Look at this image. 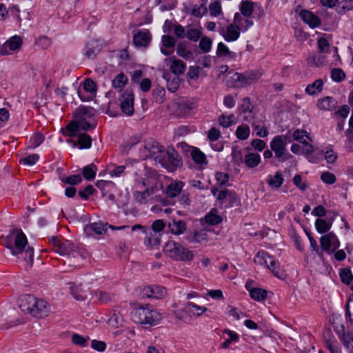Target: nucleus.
<instances>
[{"label":"nucleus","mask_w":353,"mask_h":353,"mask_svg":"<svg viewBox=\"0 0 353 353\" xmlns=\"http://www.w3.org/2000/svg\"><path fill=\"white\" fill-rule=\"evenodd\" d=\"M150 150L155 160L170 171H173L182 165L180 155L173 148H168L165 151L163 146L158 142H154Z\"/></svg>","instance_id":"obj_1"},{"label":"nucleus","mask_w":353,"mask_h":353,"mask_svg":"<svg viewBox=\"0 0 353 353\" xmlns=\"http://www.w3.org/2000/svg\"><path fill=\"white\" fill-rule=\"evenodd\" d=\"M134 322L148 326H154L161 320V314L150 305H135L131 312Z\"/></svg>","instance_id":"obj_2"},{"label":"nucleus","mask_w":353,"mask_h":353,"mask_svg":"<svg viewBox=\"0 0 353 353\" xmlns=\"http://www.w3.org/2000/svg\"><path fill=\"white\" fill-rule=\"evenodd\" d=\"M28 240L26 235L19 232L17 234L14 244L8 243L6 247L12 254L17 256L26 261L30 266H32L34 259V250L30 246H27Z\"/></svg>","instance_id":"obj_3"},{"label":"nucleus","mask_w":353,"mask_h":353,"mask_svg":"<svg viewBox=\"0 0 353 353\" xmlns=\"http://www.w3.org/2000/svg\"><path fill=\"white\" fill-rule=\"evenodd\" d=\"M163 252L176 261L184 262L192 261L194 256L192 251L174 241H168L163 248Z\"/></svg>","instance_id":"obj_4"},{"label":"nucleus","mask_w":353,"mask_h":353,"mask_svg":"<svg viewBox=\"0 0 353 353\" xmlns=\"http://www.w3.org/2000/svg\"><path fill=\"white\" fill-rule=\"evenodd\" d=\"M49 242L54 251L62 256L68 257H81L83 256L77 247L74 243L68 240H61L56 236L49 238Z\"/></svg>","instance_id":"obj_5"},{"label":"nucleus","mask_w":353,"mask_h":353,"mask_svg":"<svg viewBox=\"0 0 353 353\" xmlns=\"http://www.w3.org/2000/svg\"><path fill=\"white\" fill-rule=\"evenodd\" d=\"M290 141L291 138L288 135H276L270 143V147L279 161L283 162L292 157L286 150V145Z\"/></svg>","instance_id":"obj_6"},{"label":"nucleus","mask_w":353,"mask_h":353,"mask_svg":"<svg viewBox=\"0 0 353 353\" xmlns=\"http://www.w3.org/2000/svg\"><path fill=\"white\" fill-rule=\"evenodd\" d=\"M261 76V73L254 71L245 73L234 72L231 77V79L233 81L234 87L243 88L257 81Z\"/></svg>","instance_id":"obj_7"},{"label":"nucleus","mask_w":353,"mask_h":353,"mask_svg":"<svg viewBox=\"0 0 353 353\" xmlns=\"http://www.w3.org/2000/svg\"><path fill=\"white\" fill-rule=\"evenodd\" d=\"M80 130L89 131L96 128L97 123L91 116H88V109L81 108L75 114Z\"/></svg>","instance_id":"obj_8"},{"label":"nucleus","mask_w":353,"mask_h":353,"mask_svg":"<svg viewBox=\"0 0 353 353\" xmlns=\"http://www.w3.org/2000/svg\"><path fill=\"white\" fill-rule=\"evenodd\" d=\"M120 108L123 113L127 116H131L134 113V97L132 92L129 90H125L120 96Z\"/></svg>","instance_id":"obj_9"},{"label":"nucleus","mask_w":353,"mask_h":353,"mask_svg":"<svg viewBox=\"0 0 353 353\" xmlns=\"http://www.w3.org/2000/svg\"><path fill=\"white\" fill-rule=\"evenodd\" d=\"M321 249L327 253L334 252L339 248V241L333 233L322 236L320 239Z\"/></svg>","instance_id":"obj_10"},{"label":"nucleus","mask_w":353,"mask_h":353,"mask_svg":"<svg viewBox=\"0 0 353 353\" xmlns=\"http://www.w3.org/2000/svg\"><path fill=\"white\" fill-rule=\"evenodd\" d=\"M167 290L163 286L148 285L143 288V297L163 299L167 296Z\"/></svg>","instance_id":"obj_11"},{"label":"nucleus","mask_w":353,"mask_h":353,"mask_svg":"<svg viewBox=\"0 0 353 353\" xmlns=\"http://www.w3.org/2000/svg\"><path fill=\"white\" fill-rule=\"evenodd\" d=\"M241 31V30L234 22L228 25L225 30L224 28H221L219 30L220 34L228 42L236 41L240 37Z\"/></svg>","instance_id":"obj_12"},{"label":"nucleus","mask_w":353,"mask_h":353,"mask_svg":"<svg viewBox=\"0 0 353 353\" xmlns=\"http://www.w3.org/2000/svg\"><path fill=\"white\" fill-rule=\"evenodd\" d=\"M168 64L170 65V71L175 75L179 76L183 74L187 68V65L181 59L172 57L165 59Z\"/></svg>","instance_id":"obj_13"},{"label":"nucleus","mask_w":353,"mask_h":353,"mask_svg":"<svg viewBox=\"0 0 353 353\" xmlns=\"http://www.w3.org/2000/svg\"><path fill=\"white\" fill-rule=\"evenodd\" d=\"M299 16L302 21L311 28H317L321 25V21L320 18L310 10H302L299 12Z\"/></svg>","instance_id":"obj_14"},{"label":"nucleus","mask_w":353,"mask_h":353,"mask_svg":"<svg viewBox=\"0 0 353 353\" xmlns=\"http://www.w3.org/2000/svg\"><path fill=\"white\" fill-rule=\"evenodd\" d=\"M175 39L170 35L164 34L161 37V52L165 56H170L174 52Z\"/></svg>","instance_id":"obj_15"},{"label":"nucleus","mask_w":353,"mask_h":353,"mask_svg":"<svg viewBox=\"0 0 353 353\" xmlns=\"http://www.w3.org/2000/svg\"><path fill=\"white\" fill-rule=\"evenodd\" d=\"M22 44V40L20 37L14 36L11 37L3 45L0 54L1 55H7L10 54V51H14L19 49Z\"/></svg>","instance_id":"obj_16"},{"label":"nucleus","mask_w":353,"mask_h":353,"mask_svg":"<svg viewBox=\"0 0 353 353\" xmlns=\"http://www.w3.org/2000/svg\"><path fill=\"white\" fill-rule=\"evenodd\" d=\"M169 231L174 235H181L184 233L187 229V225L185 221L172 218L167 223Z\"/></svg>","instance_id":"obj_17"},{"label":"nucleus","mask_w":353,"mask_h":353,"mask_svg":"<svg viewBox=\"0 0 353 353\" xmlns=\"http://www.w3.org/2000/svg\"><path fill=\"white\" fill-rule=\"evenodd\" d=\"M233 22L242 32H246L254 25L252 17H245L239 12L234 14Z\"/></svg>","instance_id":"obj_18"},{"label":"nucleus","mask_w":353,"mask_h":353,"mask_svg":"<svg viewBox=\"0 0 353 353\" xmlns=\"http://www.w3.org/2000/svg\"><path fill=\"white\" fill-rule=\"evenodd\" d=\"M345 330V325H341L340 329H336V331L338 332L342 343L352 353L353 350V335L351 332H346Z\"/></svg>","instance_id":"obj_19"},{"label":"nucleus","mask_w":353,"mask_h":353,"mask_svg":"<svg viewBox=\"0 0 353 353\" xmlns=\"http://www.w3.org/2000/svg\"><path fill=\"white\" fill-rule=\"evenodd\" d=\"M37 303V298L32 295L26 294L21 299L19 307L22 312L32 315V306Z\"/></svg>","instance_id":"obj_20"},{"label":"nucleus","mask_w":353,"mask_h":353,"mask_svg":"<svg viewBox=\"0 0 353 353\" xmlns=\"http://www.w3.org/2000/svg\"><path fill=\"white\" fill-rule=\"evenodd\" d=\"M101 50V46L97 40L88 42L83 50L84 54L88 59H94Z\"/></svg>","instance_id":"obj_21"},{"label":"nucleus","mask_w":353,"mask_h":353,"mask_svg":"<svg viewBox=\"0 0 353 353\" xmlns=\"http://www.w3.org/2000/svg\"><path fill=\"white\" fill-rule=\"evenodd\" d=\"M211 192L221 204L225 203L227 198H230V199L235 198V193L233 191L226 189H221L220 187L212 188Z\"/></svg>","instance_id":"obj_22"},{"label":"nucleus","mask_w":353,"mask_h":353,"mask_svg":"<svg viewBox=\"0 0 353 353\" xmlns=\"http://www.w3.org/2000/svg\"><path fill=\"white\" fill-rule=\"evenodd\" d=\"M151 41V34L148 30L139 31L133 37V42L137 46L146 47Z\"/></svg>","instance_id":"obj_23"},{"label":"nucleus","mask_w":353,"mask_h":353,"mask_svg":"<svg viewBox=\"0 0 353 353\" xmlns=\"http://www.w3.org/2000/svg\"><path fill=\"white\" fill-rule=\"evenodd\" d=\"M47 303L42 299H37V303L32 306V316L36 318H43L48 316Z\"/></svg>","instance_id":"obj_24"},{"label":"nucleus","mask_w":353,"mask_h":353,"mask_svg":"<svg viewBox=\"0 0 353 353\" xmlns=\"http://www.w3.org/2000/svg\"><path fill=\"white\" fill-rule=\"evenodd\" d=\"M184 183L181 181H172L165 190L166 196L168 198H175L183 191Z\"/></svg>","instance_id":"obj_25"},{"label":"nucleus","mask_w":353,"mask_h":353,"mask_svg":"<svg viewBox=\"0 0 353 353\" xmlns=\"http://www.w3.org/2000/svg\"><path fill=\"white\" fill-rule=\"evenodd\" d=\"M254 261L256 264H258V265H260L261 266H264L266 268H268L270 264H272V265H273L274 264L273 257L272 256H270L265 250L259 251L254 258Z\"/></svg>","instance_id":"obj_26"},{"label":"nucleus","mask_w":353,"mask_h":353,"mask_svg":"<svg viewBox=\"0 0 353 353\" xmlns=\"http://www.w3.org/2000/svg\"><path fill=\"white\" fill-rule=\"evenodd\" d=\"M317 106L321 110L332 111L336 109L337 101L333 97H325L318 100Z\"/></svg>","instance_id":"obj_27"},{"label":"nucleus","mask_w":353,"mask_h":353,"mask_svg":"<svg viewBox=\"0 0 353 353\" xmlns=\"http://www.w3.org/2000/svg\"><path fill=\"white\" fill-rule=\"evenodd\" d=\"M246 289L249 291L252 299L257 301H261L266 299L267 291L259 288H250V282L247 281L245 284Z\"/></svg>","instance_id":"obj_28"},{"label":"nucleus","mask_w":353,"mask_h":353,"mask_svg":"<svg viewBox=\"0 0 353 353\" xmlns=\"http://www.w3.org/2000/svg\"><path fill=\"white\" fill-rule=\"evenodd\" d=\"M255 6H256L258 4L251 1H242L239 6V10L241 12L239 14L245 17H252Z\"/></svg>","instance_id":"obj_29"},{"label":"nucleus","mask_w":353,"mask_h":353,"mask_svg":"<svg viewBox=\"0 0 353 353\" xmlns=\"http://www.w3.org/2000/svg\"><path fill=\"white\" fill-rule=\"evenodd\" d=\"M176 54L186 60L192 59L193 56L192 52L190 50L189 43L185 41L177 44Z\"/></svg>","instance_id":"obj_30"},{"label":"nucleus","mask_w":353,"mask_h":353,"mask_svg":"<svg viewBox=\"0 0 353 353\" xmlns=\"http://www.w3.org/2000/svg\"><path fill=\"white\" fill-rule=\"evenodd\" d=\"M163 78L167 82V88L171 92H175L179 86L180 79L179 76L172 77L170 74L165 73L163 74Z\"/></svg>","instance_id":"obj_31"},{"label":"nucleus","mask_w":353,"mask_h":353,"mask_svg":"<svg viewBox=\"0 0 353 353\" xmlns=\"http://www.w3.org/2000/svg\"><path fill=\"white\" fill-rule=\"evenodd\" d=\"M92 138L89 134L85 132L79 133L78 134L77 142L74 143L73 147H75L77 145H78L79 149H88L92 145Z\"/></svg>","instance_id":"obj_32"},{"label":"nucleus","mask_w":353,"mask_h":353,"mask_svg":"<svg viewBox=\"0 0 353 353\" xmlns=\"http://www.w3.org/2000/svg\"><path fill=\"white\" fill-rule=\"evenodd\" d=\"M128 77L123 72H121L118 74L117 76H115L114 78L112 79V86L114 89H117L119 92H121L123 90V88L128 84Z\"/></svg>","instance_id":"obj_33"},{"label":"nucleus","mask_w":353,"mask_h":353,"mask_svg":"<svg viewBox=\"0 0 353 353\" xmlns=\"http://www.w3.org/2000/svg\"><path fill=\"white\" fill-rule=\"evenodd\" d=\"M71 294L73 297L77 301L85 300L89 294L88 290H85L82 288L81 285H73L70 287Z\"/></svg>","instance_id":"obj_34"},{"label":"nucleus","mask_w":353,"mask_h":353,"mask_svg":"<svg viewBox=\"0 0 353 353\" xmlns=\"http://www.w3.org/2000/svg\"><path fill=\"white\" fill-rule=\"evenodd\" d=\"M283 178L281 172H276L274 175H268L266 179V182L272 188H279L283 183Z\"/></svg>","instance_id":"obj_35"},{"label":"nucleus","mask_w":353,"mask_h":353,"mask_svg":"<svg viewBox=\"0 0 353 353\" xmlns=\"http://www.w3.org/2000/svg\"><path fill=\"white\" fill-rule=\"evenodd\" d=\"M80 130L79 123H77V120L76 116L74 115V119L72 120L64 128L63 131V134L64 136H68L70 137H73L77 134L79 131Z\"/></svg>","instance_id":"obj_36"},{"label":"nucleus","mask_w":353,"mask_h":353,"mask_svg":"<svg viewBox=\"0 0 353 353\" xmlns=\"http://www.w3.org/2000/svg\"><path fill=\"white\" fill-rule=\"evenodd\" d=\"M261 162V156L258 153L251 152L245 156L244 163L249 168H256Z\"/></svg>","instance_id":"obj_37"},{"label":"nucleus","mask_w":353,"mask_h":353,"mask_svg":"<svg viewBox=\"0 0 353 353\" xmlns=\"http://www.w3.org/2000/svg\"><path fill=\"white\" fill-rule=\"evenodd\" d=\"M144 234H145L144 244L146 246L153 247L160 244L159 238L151 230H144Z\"/></svg>","instance_id":"obj_38"},{"label":"nucleus","mask_w":353,"mask_h":353,"mask_svg":"<svg viewBox=\"0 0 353 353\" xmlns=\"http://www.w3.org/2000/svg\"><path fill=\"white\" fill-rule=\"evenodd\" d=\"M216 55L219 57H224L228 59H233L236 57V54L230 51L228 47L223 42L218 43Z\"/></svg>","instance_id":"obj_39"},{"label":"nucleus","mask_w":353,"mask_h":353,"mask_svg":"<svg viewBox=\"0 0 353 353\" xmlns=\"http://www.w3.org/2000/svg\"><path fill=\"white\" fill-rule=\"evenodd\" d=\"M323 81L322 79H316L313 83L309 84L305 88V92L309 95H314L321 92L323 90Z\"/></svg>","instance_id":"obj_40"},{"label":"nucleus","mask_w":353,"mask_h":353,"mask_svg":"<svg viewBox=\"0 0 353 353\" xmlns=\"http://www.w3.org/2000/svg\"><path fill=\"white\" fill-rule=\"evenodd\" d=\"M190 155L194 161L197 164L206 165L208 163L205 154L197 148H193L192 149Z\"/></svg>","instance_id":"obj_41"},{"label":"nucleus","mask_w":353,"mask_h":353,"mask_svg":"<svg viewBox=\"0 0 353 353\" xmlns=\"http://www.w3.org/2000/svg\"><path fill=\"white\" fill-rule=\"evenodd\" d=\"M97 171V167L96 165L91 163L82 168V175L85 179L92 181L95 178Z\"/></svg>","instance_id":"obj_42"},{"label":"nucleus","mask_w":353,"mask_h":353,"mask_svg":"<svg viewBox=\"0 0 353 353\" xmlns=\"http://www.w3.org/2000/svg\"><path fill=\"white\" fill-rule=\"evenodd\" d=\"M96 186L101 191L102 196H105L109 190L115 188L116 185L111 181L101 180L96 183Z\"/></svg>","instance_id":"obj_43"},{"label":"nucleus","mask_w":353,"mask_h":353,"mask_svg":"<svg viewBox=\"0 0 353 353\" xmlns=\"http://www.w3.org/2000/svg\"><path fill=\"white\" fill-rule=\"evenodd\" d=\"M202 68L199 66L192 65L188 68V72L186 74L187 81L189 84L192 81L196 80L199 77Z\"/></svg>","instance_id":"obj_44"},{"label":"nucleus","mask_w":353,"mask_h":353,"mask_svg":"<svg viewBox=\"0 0 353 353\" xmlns=\"http://www.w3.org/2000/svg\"><path fill=\"white\" fill-rule=\"evenodd\" d=\"M85 230L87 231H93L97 234H102L107 231L108 224H103L102 223H92L87 225Z\"/></svg>","instance_id":"obj_45"},{"label":"nucleus","mask_w":353,"mask_h":353,"mask_svg":"<svg viewBox=\"0 0 353 353\" xmlns=\"http://www.w3.org/2000/svg\"><path fill=\"white\" fill-rule=\"evenodd\" d=\"M185 309L188 312L196 316H201L207 310L205 307L197 305L192 302H188L185 305Z\"/></svg>","instance_id":"obj_46"},{"label":"nucleus","mask_w":353,"mask_h":353,"mask_svg":"<svg viewBox=\"0 0 353 353\" xmlns=\"http://www.w3.org/2000/svg\"><path fill=\"white\" fill-rule=\"evenodd\" d=\"M63 183L70 185L71 186L80 184L82 181V176L80 174H73L68 176H63L61 178Z\"/></svg>","instance_id":"obj_47"},{"label":"nucleus","mask_w":353,"mask_h":353,"mask_svg":"<svg viewBox=\"0 0 353 353\" xmlns=\"http://www.w3.org/2000/svg\"><path fill=\"white\" fill-rule=\"evenodd\" d=\"M238 109H239L240 114H246V113H249L250 114H252L253 106L251 103L250 98L245 97L242 100V103Z\"/></svg>","instance_id":"obj_48"},{"label":"nucleus","mask_w":353,"mask_h":353,"mask_svg":"<svg viewBox=\"0 0 353 353\" xmlns=\"http://www.w3.org/2000/svg\"><path fill=\"white\" fill-rule=\"evenodd\" d=\"M250 128L247 125H241L237 127L236 130V137L240 140H245L250 136Z\"/></svg>","instance_id":"obj_49"},{"label":"nucleus","mask_w":353,"mask_h":353,"mask_svg":"<svg viewBox=\"0 0 353 353\" xmlns=\"http://www.w3.org/2000/svg\"><path fill=\"white\" fill-rule=\"evenodd\" d=\"M218 120L219 124L223 128H228L235 123V117L234 114L229 116L221 114Z\"/></svg>","instance_id":"obj_50"},{"label":"nucleus","mask_w":353,"mask_h":353,"mask_svg":"<svg viewBox=\"0 0 353 353\" xmlns=\"http://www.w3.org/2000/svg\"><path fill=\"white\" fill-rule=\"evenodd\" d=\"M315 227L319 233H325L331 228V223L322 219H317L315 222Z\"/></svg>","instance_id":"obj_51"},{"label":"nucleus","mask_w":353,"mask_h":353,"mask_svg":"<svg viewBox=\"0 0 353 353\" xmlns=\"http://www.w3.org/2000/svg\"><path fill=\"white\" fill-rule=\"evenodd\" d=\"M339 276L341 281L346 285L350 284L353 276L350 268H343L341 270Z\"/></svg>","instance_id":"obj_52"},{"label":"nucleus","mask_w":353,"mask_h":353,"mask_svg":"<svg viewBox=\"0 0 353 353\" xmlns=\"http://www.w3.org/2000/svg\"><path fill=\"white\" fill-rule=\"evenodd\" d=\"M224 332L229 336V339H226L223 343H222L221 347L223 349H226L229 347L232 341H236L239 339V335L234 331L230 330H226Z\"/></svg>","instance_id":"obj_53"},{"label":"nucleus","mask_w":353,"mask_h":353,"mask_svg":"<svg viewBox=\"0 0 353 353\" xmlns=\"http://www.w3.org/2000/svg\"><path fill=\"white\" fill-rule=\"evenodd\" d=\"M205 220L209 225H214L220 223L222 221V218L213 212H210L205 215Z\"/></svg>","instance_id":"obj_54"},{"label":"nucleus","mask_w":353,"mask_h":353,"mask_svg":"<svg viewBox=\"0 0 353 353\" xmlns=\"http://www.w3.org/2000/svg\"><path fill=\"white\" fill-rule=\"evenodd\" d=\"M201 31L194 28H190L186 30L185 37L190 41H197L201 37Z\"/></svg>","instance_id":"obj_55"},{"label":"nucleus","mask_w":353,"mask_h":353,"mask_svg":"<svg viewBox=\"0 0 353 353\" xmlns=\"http://www.w3.org/2000/svg\"><path fill=\"white\" fill-rule=\"evenodd\" d=\"M178 201L180 205H181L184 208H189L192 201L190 198L189 193L183 190L179 197Z\"/></svg>","instance_id":"obj_56"},{"label":"nucleus","mask_w":353,"mask_h":353,"mask_svg":"<svg viewBox=\"0 0 353 353\" xmlns=\"http://www.w3.org/2000/svg\"><path fill=\"white\" fill-rule=\"evenodd\" d=\"M94 192L95 189L94 187L92 185H88L83 190H79L78 194L81 199L86 201Z\"/></svg>","instance_id":"obj_57"},{"label":"nucleus","mask_w":353,"mask_h":353,"mask_svg":"<svg viewBox=\"0 0 353 353\" xmlns=\"http://www.w3.org/2000/svg\"><path fill=\"white\" fill-rule=\"evenodd\" d=\"M94 296L96 299L101 303H106L109 301H110L113 297L112 294H110L106 292L103 291H97L94 292Z\"/></svg>","instance_id":"obj_58"},{"label":"nucleus","mask_w":353,"mask_h":353,"mask_svg":"<svg viewBox=\"0 0 353 353\" xmlns=\"http://www.w3.org/2000/svg\"><path fill=\"white\" fill-rule=\"evenodd\" d=\"M125 165H110L109 168V173L111 176L119 177L125 174Z\"/></svg>","instance_id":"obj_59"},{"label":"nucleus","mask_w":353,"mask_h":353,"mask_svg":"<svg viewBox=\"0 0 353 353\" xmlns=\"http://www.w3.org/2000/svg\"><path fill=\"white\" fill-rule=\"evenodd\" d=\"M212 41L208 37H203L199 41V47L203 52H208L211 50Z\"/></svg>","instance_id":"obj_60"},{"label":"nucleus","mask_w":353,"mask_h":353,"mask_svg":"<svg viewBox=\"0 0 353 353\" xmlns=\"http://www.w3.org/2000/svg\"><path fill=\"white\" fill-rule=\"evenodd\" d=\"M152 193V191H150V190L147 189L144 191H136L134 192V197L136 199V200L141 203H146L147 202V199L148 197Z\"/></svg>","instance_id":"obj_61"},{"label":"nucleus","mask_w":353,"mask_h":353,"mask_svg":"<svg viewBox=\"0 0 353 353\" xmlns=\"http://www.w3.org/2000/svg\"><path fill=\"white\" fill-rule=\"evenodd\" d=\"M89 337L85 338L78 334H74L72 336V342L73 344L81 347H86L88 345Z\"/></svg>","instance_id":"obj_62"},{"label":"nucleus","mask_w":353,"mask_h":353,"mask_svg":"<svg viewBox=\"0 0 353 353\" xmlns=\"http://www.w3.org/2000/svg\"><path fill=\"white\" fill-rule=\"evenodd\" d=\"M209 11L212 17H217L221 13V6L219 1L212 2L209 6Z\"/></svg>","instance_id":"obj_63"},{"label":"nucleus","mask_w":353,"mask_h":353,"mask_svg":"<svg viewBox=\"0 0 353 353\" xmlns=\"http://www.w3.org/2000/svg\"><path fill=\"white\" fill-rule=\"evenodd\" d=\"M108 323L112 327H119L121 325V318L119 313L114 312L108 321Z\"/></svg>","instance_id":"obj_64"}]
</instances>
